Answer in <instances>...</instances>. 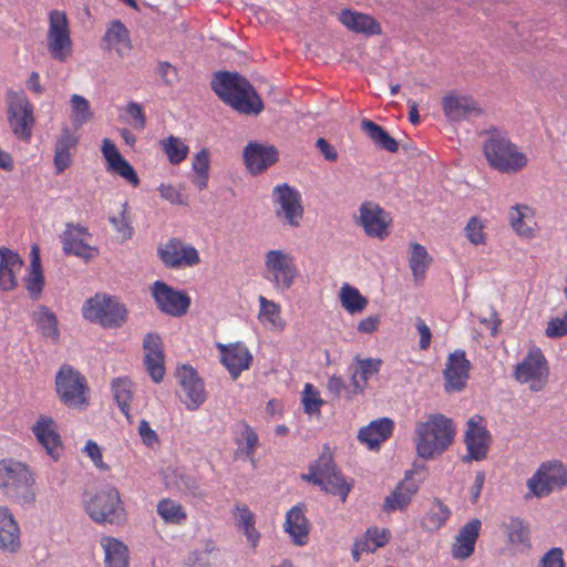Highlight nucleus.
Segmentation results:
<instances>
[{
  "label": "nucleus",
  "instance_id": "nucleus-1",
  "mask_svg": "<svg viewBox=\"0 0 567 567\" xmlns=\"http://www.w3.org/2000/svg\"><path fill=\"white\" fill-rule=\"evenodd\" d=\"M212 90L236 112L258 115L264 103L250 82L238 72H215L210 82Z\"/></svg>",
  "mask_w": 567,
  "mask_h": 567
},
{
  "label": "nucleus",
  "instance_id": "nucleus-2",
  "mask_svg": "<svg viewBox=\"0 0 567 567\" xmlns=\"http://www.w3.org/2000/svg\"><path fill=\"white\" fill-rule=\"evenodd\" d=\"M33 468L14 457L0 460V492L21 506H32L37 499Z\"/></svg>",
  "mask_w": 567,
  "mask_h": 567
},
{
  "label": "nucleus",
  "instance_id": "nucleus-3",
  "mask_svg": "<svg viewBox=\"0 0 567 567\" xmlns=\"http://www.w3.org/2000/svg\"><path fill=\"white\" fill-rule=\"evenodd\" d=\"M456 434L452 419L441 413L430 414L427 420L415 427L416 453L423 460L442 455L453 443Z\"/></svg>",
  "mask_w": 567,
  "mask_h": 567
},
{
  "label": "nucleus",
  "instance_id": "nucleus-4",
  "mask_svg": "<svg viewBox=\"0 0 567 567\" xmlns=\"http://www.w3.org/2000/svg\"><path fill=\"white\" fill-rule=\"evenodd\" d=\"M486 134L483 152L492 168L505 174H515L527 166L526 154L519 151L506 133L492 128L486 131Z\"/></svg>",
  "mask_w": 567,
  "mask_h": 567
},
{
  "label": "nucleus",
  "instance_id": "nucleus-5",
  "mask_svg": "<svg viewBox=\"0 0 567 567\" xmlns=\"http://www.w3.org/2000/svg\"><path fill=\"white\" fill-rule=\"evenodd\" d=\"M84 508L92 520L97 524L123 525L126 513L118 491L113 486H105L93 495H85Z\"/></svg>",
  "mask_w": 567,
  "mask_h": 567
},
{
  "label": "nucleus",
  "instance_id": "nucleus-6",
  "mask_svg": "<svg viewBox=\"0 0 567 567\" xmlns=\"http://www.w3.org/2000/svg\"><path fill=\"white\" fill-rule=\"evenodd\" d=\"M84 319L105 329L121 328L127 321V309L120 300L106 293H96L82 307Z\"/></svg>",
  "mask_w": 567,
  "mask_h": 567
},
{
  "label": "nucleus",
  "instance_id": "nucleus-7",
  "mask_svg": "<svg viewBox=\"0 0 567 567\" xmlns=\"http://www.w3.org/2000/svg\"><path fill=\"white\" fill-rule=\"evenodd\" d=\"M301 478L319 486L326 493L339 496L343 503L351 491V485L337 470L334 461L329 454H322L312 462L308 473L301 474Z\"/></svg>",
  "mask_w": 567,
  "mask_h": 567
},
{
  "label": "nucleus",
  "instance_id": "nucleus-8",
  "mask_svg": "<svg viewBox=\"0 0 567 567\" xmlns=\"http://www.w3.org/2000/svg\"><path fill=\"white\" fill-rule=\"evenodd\" d=\"M59 399L68 408L84 409L87 405L86 380L73 367L64 364L55 375Z\"/></svg>",
  "mask_w": 567,
  "mask_h": 567
},
{
  "label": "nucleus",
  "instance_id": "nucleus-9",
  "mask_svg": "<svg viewBox=\"0 0 567 567\" xmlns=\"http://www.w3.org/2000/svg\"><path fill=\"white\" fill-rule=\"evenodd\" d=\"M265 268L268 279L277 290H289L298 277L295 258L280 249L268 250L265 255Z\"/></svg>",
  "mask_w": 567,
  "mask_h": 567
},
{
  "label": "nucleus",
  "instance_id": "nucleus-10",
  "mask_svg": "<svg viewBox=\"0 0 567 567\" xmlns=\"http://www.w3.org/2000/svg\"><path fill=\"white\" fill-rule=\"evenodd\" d=\"M272 203L277 218L290 227L300 226L303 206L299 190L287 183L277 185L272 189Z\"/></svg>",
  "mask_w": 567,
  "mask_h": 567
},
{
  "label": "nucleus",
  "instance_id": "nucleus-11",
  "mask_svg": "<svg viewBox=\"0 0 567 567\" xmlns=\"http://www.w3.org/2000/svg\"><path fill=\"white\" fill-rule=\"evenodd\" d=\"M567 483V472L558 461L543 463L527 481L530 493L537 497L549 495L554 489L563 488Z\"/></svg>",
  "mask_w": 567,
  "mask_h": 567
},
{
  "label": "nucleus",
  "instance_id": "nucleus-12",
  "mask_svg": "<svg viewBox=\"0 0 567 567\" xmlns=\"http://www.w3.org/2000/svg\"><path fill=\"white\" fill-rule=\"evenodd\" d=\"M48 49L52 58L60 62H65L72 53L68 19L62 11L53 10L50 12Z\"/></svg>",
  "mask_w": 567,
  "mask_h": 567
},
{
  "label": "nucleus",
  "instance_id": "nucleus-13",
  "mask_svg": "<svg viewBox=\"0 0 567 567\" xmlns=\"http://www.w3.org/2000/svg\"><path fill=\"white\" fill-rule=\"evenodd\" d=\"M157 255L162 262L172 269L194 267L200 262L198 250L182 241L179 238H169L157 247Z\"/></svg>",
  "mask_w": 567,
  "mask_h": 567
},
{
  "label": "nucleus",
  "instance_id": "nucleus-14",
  "mask_svg": "<svg viewBox=\"0 0 567 567\" xmlns=\"http://www.w3.org/2000/svg\"><path fill=\"white\" fill-rule=\"evenodd\" d=\"M8 122L18 140L25 143L30 142L35 120L33 105L25 96H20L10 104Z\"/></svg>",
  "mask_w": 567,
  "mask_h": 567
},
{
  "label": "nucleus",
  "instance_id": "nucleus-15",
  "mask_svg": "<svg viewBox=\"0 0 567 567\" xmlns=\"http://www.w3.org/2000/svg\"><path fill=\"white\" fill-rule=\"evenodd\" d=\"M86 238H91L87 228L80 224L68 223L61 235V243L65 255H74L89 261L99 255L97 248L90 246Z\"/></svg>",
  "mask_w": 567,
  "mask_h": 567
},
{
  "label": "nucleus",
  "instance_id": "nucleus-16",
  "mask_svg": "<svg viewBox=\"0 0 567 567\" xmlns=\"http://www.w3.org/2000/svg\"><path fill=\"white\" fill-rule=\"evenodd\" d=\"M152 295L158 309L169 316L181 317L185 315L190 305V299L186 293L173 289L161 280L154 282Z\"/></svg>",
  "mask_w": 567,
  "mask_h": 567
},
{
  "label": "nucleus",
  "instance_id": "nucleus-17",
  "mask_svg": "<svg viewBox=\"0 0 567 567\" xmlns=\"http://www.w3.org/2000/svg\"><path fill=\"white\" fill-rule=\"evenodd\" d=\"M471 362L464 350L457 349L449 354L443 371L446 392H460L466 386L470 378Z\"/></svg>",
  "mask_w": 567,
  "mask_h": 567
},
{
  "label": "nucleus",
  "instance_id": "nucleus-18",
  "mask_svg": "<svg viewBox=\"0 0 567 567\" xmlns=\"http://www.w3.org/2000/svg\"><path fill=\"white\" fill-rule=\"evenodd\" d=\"M483 417L474 415L468 419L465 431L464 442L466 444L467 454L464 461H481L486 457L491 434L487 429L482 425Z\"/></svg>",
  "mask_w": 567,
  "mask_h": 567
},
{
  "label": "nucleus",
  "instance_id": "nucleus-19",
  "mask_svg": "<svg viewBox=\"0 0 567 567\" xmlns=\"http://www.w3.org/2000/svg\"><path fill=\"white\" fill-rule=\"evenodd\" d=\"M442 109L450 122H462L482 114V109L477 101L470 95H462L455 92H450L442 99Z\"/></svg>",
  "mask_w": 567,
  "mask_h": 567
},
{
  "label": "nucleus",
  "instance_id": "nucleus-20",
  "mask_svg": "<svg viewBox=\"0 0 567 567\" xmlns=\"http://www.w3.org/2000/svg\"><path fill=\"white\" fill-rule=\"evenodd\" d=\"M176 378L186 396V408L189 411L197 410L206 400L204 382L197 371L188 364L177 370Z\"/></svg>",
  "mask_w": 567,
  "mask_h": 567
},
{
  "label": "nucleus",
  "instance_id": "nucleus-21",
  "mask_svg": "<svg viewBox=\"0 0 567 567\" xmlns=\"http://www.w3.org/2000/svg\"><path fill=\"white\" fill-rule=\"evenodd\" d=\"M243 157L247 169L252 175H258L278 162L279 153L272 145L249 142L244 148Z\"/></svg>",
  "mask_w": 567,
  "mask_h": 567
},
{
  "label": "nucleus",
  "instance_id": "nucleus-22",
  "mask_svg": "<svg viewBox=\"0 0 567 567\" xmlns=\"http://www.w3.org/2000/svg\"><path fill=\"white\" fill-rule=\"evenodd\" d=\"M390 221L389 214L378 204L367 202L360 206V225L368 236L385 238Z\"/></svg>",
  "mask_w": 567,
  "mask_h": 567
},
{
  "label": "nucleus",
  "instance_id": "nucleus-23",
  "mask_svg": "<svg viewBox=\"0 0 567 567\" xmlns=\"http://www.w3.org/2000/svg\"><path fill=\"white\" fill-rule=\"evenodd\" d=\"M220 361L228 370L233 380H236L244 370L249 369L252 355L243 342L230 344L219 343Z\"/></svg>",
  "mask_w": 567,
  "mask_h": 567
},
{
  "label": "nucleus",
  "instance_id": "nucleus-24",
  "mask_svg": "<svg viewBox=\"0 0 567 567\" xmlns=\"http://www.w3.org/2000/svg\"><path fill=\"white\" fill-rule=\"evenodd\" d=\"M20 527L9 507L0 505V550L16 554L21 547Z\"/></svg>",
  "mask_w": 567,
  "mask_h": 567
},
{
  "label": "nucleus",
  "instance_id": "nucleus-25",
  "mask_svg": "<svg viewBox=\"0 0 567 567\" xmlns=\"http://www.w3.org/2000/svg\"><path fill=\"white\" fill-rule=\"evenodd\" d=\"M32 432L47 453L52 458L58 460L61 450V439L55 430L54 420L50 416L41 415L32 425Z\"/></svg>",
  "mask_w": 567,
  "mask_h": 567
},
{
  "label": "nucleus",
  "instance_id": "nucleus-26",
  "mask_svg": "<svg viewBox=\"0 0 567 567\" xmlns=\"http://www.w3.org/2000/svg\"><path fill=\"white\" fill-rule=\"evenodd\" d=\"M102 153L107 162V169L118 174L133 186L140 184V178L133 166L120 154L116 145L110 140L102 141Z\"/></svg>",
  "mask_w": 567,
  "mask_h": 567
},
{
  "label": "nucleus",
  "instance_id": "nucleus-27",
  "mask_svg": "<svg viewBox=\"0 0 567 567\" xmlns=\"http://www.w3.org/2000/svg\"><path fill=\"white\" fill-rule=\"evenodd\" d=\"M79 144V137L70 127H63L54 145L55 174H62L72 164V152Z\"/></svg>",
  "mask_w": 567,
  "mask_h": 567
},
{
  "label": "nucleus",
  "instance_id": "nucleus-28",
  "mask_svg": "<svg viewBox=\"0 0 567 567\" xmlns=\"http://www.w3.org/2000/svg\"><path fill=\"white\" fill-rule=\"evenodd\" d=\"M481 526V520L474 518L460 529L452 546V556L455 559H466L474 553Z\"/></svg>",
  "mask_w": 567,
  "mask_h": 567
},
{
  "label": "nucleus",
  "instance_id": "nucleus-29",
  "mask_svg": "<svg viewBox=\"0 0 567 567\" xmlns=\"http://www.w3.org/2000/svg\"><path fill=\"white\" fill-rule=\"evenodd\" d=\"M340 22L349 30L365 35H379L382 33L381 24L371 16L344 9L339 17Z\"/></svg>",
  "mask_w": 567,
  "mask_h": 567
},
{
  "label": "nucleus",
  "instance_id": "nucleus-30",
  "mask_svg": "<svg viewBox=\"0 0 567 567\" xmlns=\"http://www.w3.org/2000/svg\"><path fill=\"white\" fill-rule=\"evenodd\" d=\"M393 429V421L389 417H382L362 427L359 431L358 439L365 443L369 450H375L392 435Z\"/></svg>",
  "mask_w": 567,
  "mask_h": 567
},
{
  "label": "nucleus",
  "instance_id": "nucleus-31",
  "mask_svg": "<svg viewBox=\"0 0 567 567\" xmlns=\"http://www.w3.org/2000/svg\"><path fill=\"white\" fill-rule=\"evenodd\" d=\"M284 527L296 545L302 546L307 543L309 526L303 504H297L287 512Z\"/></svg>",
  "mask_w": 567,
  "mask_h": 567
},
{
  "label": "nucleus",
  "instance_id": "nucleus-32",
  "mask_svg": "<svg viewBox=\"0 0 567 567\" xmlns=\"http://www.w3.org/2000/svg\"><path fill=\"white\" fill-rule=\"evenodd\" d=\"M545 372L546 359L539 349H534L516 365L515 378L522 383H527L539 380Z\"/></svg>",
  "mask_w": 567,
  "mask_h": 567
},
{
  "label": "nucleus",
  "instance_id": "nucleus-33",
  "mask_svg": "<svg viewBox=\"0 0 567 567\" xmlns=\"http://www.w3.org/2000/svg\"><path fill=\"white\" fill-rule=\"evenodd\" d=\"M23 265L20 256L9 248H0V289L10 290L17 286L16 272Z\"/></svg>",
  "mask_w": 567,
  "mask_h": 567
},
{
  "label": "nucleus",
  "instance_id": "nucleus-34",
  "mask_svg": "<svg viewBox=\"0 0 567 567\" xmlns=\"http://www.w3.org/2000/svg\"><path fill=\"white\" fill-rule=\"evenodd\" d=\"M417 489L419 486L405 476V478L396 485L394 491L385 497L383 509L385 512L405 509Z\"/></svg>",
  "mask_w": 567,
  "mask_h": 567
},
{
  "label": "nucleus",
  "instance_id": "nucleus-35",
  "mask_svg": "<svg viewBox=\"0 0 567 567\" xmlns=\"http://www.w3.org/2000/svg\"><path fill=\"white\" fill-rule=\"evenodd\" d=\"M355 362L358 367L351 375V385L353 386V393L360 394L363 392L368 380L379 373L383 362L378 358H355Z\"/></svg>",
  "mask_w": 567,
  "mask_h": 567
},
{
  "label": "nucleus",
  "instance_id": "nucleus-36",
  "mask_svg": "<svg viewBox=\"0 0 567 567\" xmlns=\"http://www.w3.org/2000/svg\"><path fill=\"white\" fill-rule=\"evenodd\" d=\"M105 554V567H128V548L117 538L105 536L101 538Z\"/></svg>",
  "mask_w": 567,
  "mask_h": 567
},
{
  "label": "nucleus",
  "instance_id": "nucleus-37",
  "mask_svg": "<svg viewBox=\"0 0 567 567\" xmlns=\"http://www.w3.org/2000/svg\"><path fill=\"white\" fill-rule=\"evenodd\" d=\"M361 130L379 148L390 153L398 152V142L392 136H390L389 133L379 124L369 118H363L361 121Z\"/></svg>",
  "mask_w": 567,
  "mask_h": 567
},
{
  "label": "nucleus",
  "instance_id": "nucleus-38",
  "mask_svg": "<svg viewBox=\"0 0 567 567\" xmlns=\"http://www.w3.org/2000/svg\"><path fill=\"white\" fill-rule=\"evenodd\" d=\"M32 321L43 338L51 339L53 342L58 341V319L48 307H39V309L32 313Z\"/></svg>",
  "mask_w": 567,
  "mask_h": 567
},
{
  "label": "nucleus",
  "instance_id": "nucleus-39",
  "mask_svg": "<svg viewBox=\"0 0 567 567\" xmlns=\"http://www.w3.org/2000/svg\"><path fill=\"white\" fill-rule=\"evenodd\" d=\"M44 277L41 268L38 246L31 249L29 275L25 278V288L32 299H38L43 290Z\"/></svg>",
  "mask_w": 567,
  "mask_h": 567
},
{
  "label": "nucleus",
  "instance_id": "nucleus-40",
  "mask_svg": "<svg viewBox=\"0 0 567 567\" xmlns=\"http://www.w3.org/2000/svg\"><path fill=\"white\" fill-rule=\"evenodd\" d=\"M112 391L114 400L121 410V412L125 415V417L131 421L130 414V403L133 399V383L127 378H117L112 382Z\"/></svg>",
  "mask_w": 567,
  "mask_h": 567
},
{
  "label": "nucleus",
  "instance_id": "nucleus-41",
  "mask_svg": "<svg viewBox=\"0 0 567 567\" xmlns=\"http://www.w3.org/2000/svg\"><path fill=\"white\" fill-rule=\"evenodd\" d=\"M451 511L440 499L435 498L431 507L422 518V527L429 532L439 530L450 518Z\"/></svg>",
  "mask_w": 567,
  "mask_h": 567
},
{
  "label": "nucleus",
  "instance_id": "nucleus-42",
  "mask_svg": "<svg viewBox=\"0 0 567 567\" xmlns=\"http://www.w3.org/2000/svg\"><path fill=\"white\" fill-rule=\"evenodd\" d=\"M431 261L432 258L424 246L417 243L410 244L409 266L415 280H421L425 277Z\"/></svg>",
  "mask_w": 567,
  "mask_h": 567
},
{
  "label": "nucleus",
  "instance_id": "nucleus-43",
  "mask_svg": "<svg viewBox=\"0 0 567 567\" xmlns=\"http://www.w3.org/2000/svg\"><path fill=\"white\" fill-rule=\"evenodd\" d=\"M71 121L75 128H80L83 124L91 121L94 113L91 109L89 100L79 94L71 96Z\"/></svg>",
  "mask_w": 567,
  "mask_h": 567
},
{
  "label": "nucleus",
  "instance_id": "nucleus-44",
  "mask_svg": "<svg viewBox=\"0 0 567 567\" xmlns=\"http://www.w3.org/2000/svg\"><path fill=\"white\" fill-rule=\"evenodd\" d=\"M340 300L342 307L350 313L361 312L368 305V299L349 284H344L341 287Z\"/></svg>",
  "mask_w": 567,
  "mask_h": 567
},
{
  "label": "nucleus",
  "instance_id": "nucleus-45",
  "mask_svg": "<svg viewBox=\"0 0 567 567\" xmlns=\"http://www.w3.org/2000/svg\"><path fill=\"white\" fill-rule=\"evenodd\" d=\"M161 150L166 154L168 161L173 165L182 163L188 154V146L174 135H169L166 140L159 142Z\"/></svg>",
  "mask_w": 567,
  "mask_h": 567
},
{
  "label": "nucleus",
  "instance_id": "nucleus-46",
  "mask_svg": "<svg viewBox=\"0 0 567 567\" xmlns=\"http://www.w3.org/2000/svg\"><path fill=\"white\" fill-rule=\"evenodd\" d=\"M192 167L196 174L193 184L199 190L205 189L209 178V152L207 148H202L195 155Z\"/></svg>",
  "mask_w": 567,
  "mask_h": 567
},
{
  "label": "nucleus",
  "instance_id": "nucleus-47",
  "mask_svg": "<svg viewBox=\"0 0 567 567\" xmlns=\"http://www.w3.org/2000/svg\"><path fill=\"white\" fill-rule=\"evenodd\" d=\"M507 532L508 542L515 546H529V530L525 523L517 518L512 517L508 523L505 524Z\"/></svg>",
  "mask_w": 567,
  "mask_h": 567
},
{
  "label": "nucleus",
  "instance_id": "nucleus-48",
  "mask_svg": "<svg viewBox=\"0 0 567 567\" xmlns=\"http://www.w3.org/2000/svg\"><path fill=\"white\" fill-rule=\"evenodd\" d=\"M527 212H529L527 206L516 205L512 207L509 219L511 226L517 235L525 238H532L534 236V229L525 223Z\"/></svg>",
  "mask_w": 567,
  "mask_h": 567
},
{
  "label": "nucleus",
  "instance_id": "nucleus-49",
  "mask_svg": "<svg viewBox=\"0 0 567 567\" xmlns=\"http://www.w3.org/2000/svg\"><path fill=\"white\" fill-rule=\"evenodd\" d=\"M157 513L166 523L181 524L186 518L183 507L172 499H162Z\"/></svg>",
  "mask_w": 567,
  "mask_h": 567
},
{
  "label": "nucleus",
  "instance_id": "nucleus-50",
  "mask_svg": "<svg viewBox=\"0 0 567 567\" xmlns=\"http://www.w3.org/2000/svg\"><path fill=\"white\" fill-rule=\"evenodd\" d=\"M104 41L110 45L124 44L127 49L131 48L130 33L125 24L120 20H114L107 28L104 34Z\"/></svg>",
  "mask_w": 567,
  "mask_h": 567
},
{
  "label": "nucleus",
  "instance_id": "nucleus-51",
  "mask_svg": "<svg viewBox=\"0 0 567 567\" xmlns=\"http://www.w3.org/2000/svg\"><path fill=\"white\" fill-rule=\"evenodd\" d=\"M243 441L238 442V451L244 453L247 457H252L255 450L258 445L257 433L248 425L244 424Z\"/></svg>",
  "mask_w": 567,
  "mask_h": 567
},
{
  "label": "nucleus",
  "instance_id": "nucleus-52",
  "mask_svg": "<svg viewBox=\"0 0 567 567\" xmlns=\"http://www.w3.org/2000/svg\"><path fill=\"white\" fill-rule=\"evenodd\" d=\"M146 370L155 383H159L165 374L164 357H144Z\"/></svg>",
  "mask_w": 567,
  "mask_h": 567
},
{
  "label": "nucleus",
  "instance_id": "nucleus-53",
  "mask_svg": "<svg viewBox=\"0 0 567 567\" xmlns=\"http://www.w3.org/2000/svg\"><path fill=\"white\" fill-rule=\"evenodd\" d=\"M143 349L145 357H164L162 339L157 333L150 332L144 337Z\"/></svg>",
  "mask_w": 567,
  "mask_h": 567
},
{
  "label": "nucleus",
  "instance_id": "nucleus-54",
  "mask_svg": "<svg viewBox=\"0 0 567 567\" xmlns=\"http://www.w3.org/2000/svg\"><path fill=\"white\" fill-rule=\"evenodd\" d=\"M390 539V532L388 529H379L377 527L368 528L365 532V540L369 544L372 543L371 553H373L377 548L383 547L388 544Z\"/></svg>",
  "mask_w": 567,
  "mask_h": 567
},
{
  "label": "nucleus",
  "instance_id": "nucleus-55",
  "mask_svg": "<svg viewBox=\"0 0 567 567\" xmlns=\"http://www.w3.org/2000/svg\"><path fill=\"white\" fill-rule=\"evenodd\" d=\"M126 204L123 205L125 207ZM110 223L114 229L122 236L124 240L130 239L133 235V227L130 225L125 214V208L117 215L110 217Z\"/></svg>",
  "mask_w": 567,
  "mask_h": 567
},
{
  "label": "nucleus",
  "instance_id": "nucleus-56",
  "mask_svg": "<svg viewBox=\"0 0 567 567\" xmlns=\"http://www.w3.org/2000/svg\"><path fill=\"white\" fill-rule=\"evenodd\" d=\"M302 402L305 412L309 414L318 412L320 405L322 404V400L319 398V393L309 383H307L305 386Z\"/></svg>",
  "mask_w": 567,
  "mask_h": 567
},
{
  "label": "nucleus",
  "instance_id": "nucleus-57",
  "mask_svg": "<svg viewBox=\"0 0 567 567\" xmlns=\"http://www.w3.org/2000/svg\"><path fill=\"white\" fill-rule=\"evenodd\" d=\"M328 391L337 399H339L342 395V392H344L347 399L351 400L353 395V388L349 389L342 378L338 375H332L328 380L327 384Z\"/></svg>",
  "mask_w": 567,
  "mask_h": 567
},
{
  "label": "nucleus",
  "instance_id": "nucleus-58",
  "mask_svg": "<svg viewBox=\"0 0 567 567\" xmlns=\"http://www.w3.org/2000/svg\"><path fill=\"white\" fill-rule=\"evenodd\" d=\"M259 303H260L259 317H262L267 321L275 324L277 319L279 318V313H280L279 306L277 303H275L274 301L268 300L264 296L259 297Z\"/></svg>",
  "mask_w": 567,
  "mask_h": 567
},
{
  "label": "nucleus",
  "instance_id": "nucleus-59",
  "mask_svg": "<svg viewBox=\"0 0 567 567\" xmlns=\"http://www.w3.org/2000/svg\"><path fill=\"white\" fill-rule=\"evenodd\" d=\"M546 336L548 338H561L567 334V311L561 318L551 319L546 328Z\"/></svg>",
  "mask_w": 567,
  "mask_h": 567
},
{
  "label": "nucleus",
  "instance_id": "nucleus-60",
  "mask_svg": "<svg viewBox=\"0 0 567 567\" xmlns=\"http://www.w3.org/2000/svg\"><path fill=\"white\" fill-rule=\"evenodd\" d=\"M126 113L131 116L134 128L143 130L145 127L146 116L138 103L134 101L128 102L126 105Z\"/></svg>",
  "mask_w": 567,
  "mask_h": 567
},
{
  "label": "nucleus",
  "instance_id": "nucleus-61",
  "mask_svg": "<svg viewBox=\"0 0 567 567\" xmlns=\"http://www.w3.org/2000/svg\"><path fill=\"white\" fill-rule=\"evenodd\" d=\"M465 231H466V237L468 238V240L472 244L478 245V244L484 243L483 227L476 217H472L468 220V223L465 227Z\"/></svg>",
  "mask_w": 567,
  "mask_h": 567
},
{
  "label": "nucleus",
  "instance_id": "nucleus-62",
  "mask_svg": "<svg viewBox=\"0 0 567 567\" xmlns=\"http://www.w3.org/2000/svg\"><path fill=\"white\" fill-rule=\"evenodd\" d=\"M563 555L560 548H551L540 559L539 567H565Z\"/></svg>",
  "mask_w": 567,
  "mask_h": 567
},
{
  "label": "nucleus",
  "instance_id": "nucleus-63",
  "mask_svg": "<svg viewBox=\"0 0 567 567\" xmlns=\"http://www.w3.org/2000/svg\"><path fill=\"white\" fill-rule=\"evenodd\" d=\"M158 192H159L161 196L164 199H166L167 202H169L171 204H174V205H183L184 204L182 193L169 184H162L158 187Z\"/></svg>",
  "mask_w": 567,
  "mask_h": 567
},
{
  "label": "nucleus",
  "instance_id": "nucleus-64",
  "mask_svg": "<svg viewBox=\"0 0 567 567\" xmlns=\"http://www.w3.org/2000/svg\"><path fill=\"white\" fill-rule=\"evenodd\" d=\"M235 512L236 519L241 528H245L247 525L255 524V515L246 504H236Z\"/></svg>",
  "mask_w": 567,
  "mask_h": 567
}]
</instances>
